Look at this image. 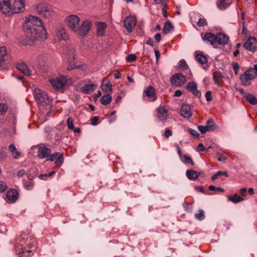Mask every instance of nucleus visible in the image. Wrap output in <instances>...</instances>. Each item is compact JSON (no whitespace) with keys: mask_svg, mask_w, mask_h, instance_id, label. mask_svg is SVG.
<instances>
[{"mask_svg":"<svg viewBox=\"0 0 257 257\" xmlns=\"http://www.w3.org/2000/svg\"><path fill=\"white\" fill-rule=\"evenodd\" d=\"M34 92L35 99L39 107L40 112L44 115L46 119L54 112L52 110L53 99L45 91L40 89H35Z\"/></svg>","mask_w":257,"mask_h":257,"instance_id":"f257e3e1","label":"nucleus"},{"mask_svg":"<svg viewBox=\"0 0 257 257\" xmlns=\"http://www.w3.org/2000/svg\"><path fill=\"white\" fill-rule=\"evenodd\" d=\"M80 18L76 15H71L66 18L67 26L77 35L84 37L90 29V22L84 21L79 26Z\"/></svg>","mask_w":257,"mask_h":257,"instance_id":"f03ea898","label":"nucleus"},{"mask_svg":"<svg viewBox=\"0 0 257 257\" xmlns=\"http://www.w3.org/2000/svg\"><path fill=\"white\" fill-rule=\"evenodd\" d=\"M25 9L24 0H0V10L8 15L19 13Z\"/></svg>","mask_w":257,"mask_h":257,"instance_id":"7ed1b4c3","label":"nucleus"},{"mask_svg":"<svg viewBox=\"0 0 257 257\" xmlns=\"http://www.w3.org/2000/svg\"><path fill=\"white\" fill-rule=\"evenodd\" d=\"M47 38L46 30L42 20L33 16V40L43 42Z\"/></svg>","mask_w":257,"mask_h":257,"instance_id":"20e7f679","label":"nucleus"},{"mask_svg":"<svg viewBox=\"0 0 257 257\" xmlns=\"http://www.w3.org/2000/svg\"><path fill=\"white\" fill-rule=\"evenodd\" d=\"M33 13L45 18H49L54 14L53 9L44 2H40L36 5L33 8Z\"/></svg>","mask_w":257,"mask_h":257,"instance_id":"39448f33","label":"nucleus"},{"mask_svg":"<svg viewBox=\"0 0 257 257\" xmlns=\"http://www.w3.org/2000/svg\"><path fill=\"white\" fill-rule=\"evenodd\" d=\"M69 79L65 76L59 75L49 79L52 88L57 91L62 90L68 84Z\"/></svg>","mask_w":257,"mask_h":257,"instance_id":"423d86ee","label":"nucleus"},{"mask_svg":"<svg viewBox=\"0 0 257 257\" xmlns=\"http://www.w3.org/2000/svg\"><path fill=\"white\" fill-rule=\"evenodd\" d=\"M256 74L254 73L253 69L249 68L239 76L241 84L244 86H248L250 85V80H253L256 77Z\"/></svg>","mask_w":257,"mask_h":257,"instance_id":"0eeeda50","label":"nucleus"},{"mask_svg":"<svg viewBox=\"0 0 257 257\" xmlns=\"http://www.w3.org/2000/svg\"><path fill=\"white\" fill-rule=\"evenodd\" d=\"M244 48L251 52L257 50V40L253 37L248 38L243 44Z\"/></svg>","mask_w":257,"mask_h":257,"instance_id":"6e6552de","label":"nucleus"},{"mask_svg":"<svg viewBox=\"0 0 257 257\" xmlns=\"http://www.w3.org/2000/svg\"><path fill=\"white\" fill-rule=\"evenodd\" d=\"M186 78L182 73H176L170 78L171 83L175 86H181L186 82Z\"/></svg>","mask_w":257,"mask_h":257,"instance_id":"1a4fd4ad","label":"nucleus"},{"mask_svg":"<svg viewBox=\"0 0 257 257\" xmlns=\"http://www.w3.org/2000/svg\"><path fill=\"white\" fill-rule=\"evenodd\" d=\"M136 23L137 19L135 17L133 16H128L123 21L124 26L128 33L132 31L136 26Z\"/></svg>","mask_w":257,"mask_h":257,"instance_id":"9d476101","label":"nucleus"},{"mask_svg":"<svg viewBox=\"0 0 257 257\" xmlns=\"http://www.w3.org/2000/svg\"><path fill=\"white\" fill-rule=\"evenodd\" d=\"M23 29L26 34L30 35L32 33V15H30L29 17H25L24 19Z\"/></svg>","mask_w":257,"mask_h":257,"instance_id":"9b49d317","label":"nucleus"},{"mask_svg":"<svg viewBox=\"0 0 257 257\" xmlns=\"http://www.w3.org/2000/svg\"><path fill=\"white\" fill-rule=\"evenodd\" d=\"M144 94L147 97L149 101H155L157 99L155 89L151 85L148 86L144 91Z\"/></svg>","mask_w":257,"mask_h":257,"instance_id":"f8f14e48","label":"nucleus"},{"mask_svg":"<svg viewBox=\"0 0 257 257\" xmlns=\"http://www.w3.org/2000/svg\"><path fill=\"white\" fill-rule=\"evenodd\" d=\"M186 89L196 97H200L201 96V93L197 89V85L194 81L189 82L186 86Z\"/></svg>","mask_w":257,"mask_h":257,"instance_id":"ddd939ff","label":"nucleus"},{"mask_svg":"<svg viewBox=\"0 0 257 257\" xmlns=\"http://www.w3.org/2000/svg\"><path fill=\"white\" fill-rule=\"evenodd\" d=\"M180 115L184 118H190L192 113L191 110V106L188 104H183L181 107Z\"/></svg>","mask_w":257,"mask_h":257,"instance_id":"4468645a","label":"nucleus"},{"mask_svg":"<svg viewBox=\"0 0 257 257\" xmlns=\"http://www.w3.org/2000/svg\"><path fill=\"white\" fill-rule=\"evenodd\" d=\"M216 35L210 32L205 33L204 35L202 37L204 41L209 42L213 46L216 45Z\"/></svg>","mask_w":257,"mask_h":257,"instance_id":"2eb2a0df","label":"nucleus"},{"mask_svg":"<svg viewBox=\"0 0 257 257\" xmlns=\"http://www.w3.org/2000/svg\"><path fill=\"white\" fill-rule=\"evenodd\" d=\"M216 45H225L228 42L229 38L228 37L223 33H218L216 34Z\"/></svg>","mask_w":257,"mask_h":257,"instance_id":"dca6fc26","label":"nucleus"},{"mask_svg":"<svg viewBox=\"0 0 257 257\" xmlns=\"http://www.w3.org/2000/svg\"><path fill=\"white\" fill-rule=\"evenodd\" d=\"M157 115L160 120L166 119L169 115L168 111L164 106H160L157 110Z\"/></svg>","mask_w":257,"mask_h":257,"instance_id":"f3484780","label":"nucleus"},{"mask_svg":"<svg viewBox=\"0 0 257 257\" xmlns=\"http://www.w3.org/2000/svg\"><path fill=\"white\" fill-rule=\"evenodd\" d=\"M56 36L58 40L65 41L69 39L68 35L66 33L65 29L63 28H59L56 31Z\"/></svg>","mask_w":257,"mask_h":257,"instance_id":"a211bd4d","label":"nucleus"},{"mask_svg":"<svg viewBox=\"0 0 257 257\" xmlns=\"http://www.w3.org/2000/svg\"><path fill=\"white\" fill-rule=\"evenodd\" d=\"M97 88V85L91 84H85L83 86L80 88L81 92L85 94H90Z\"/></svg>","mask_w":257,"mask_h":257,"instance_id":"6ab92c4d","label":"nucleus"},{"mask_svg":"<svg viewBox=\"0 0 257 257\" xmlns=\"http://www.w3.org/2000/svg\"><path fill=\"white\" fill-rule=\"evenodd\" d=\"M19 194L15 189H11L8 191L6 196L9 201L13 203L16 201L18 198Z\"/></svg>","mask_w":257,"mask_h":257,"instance_id":"aec40b11","label":"nucleus"},{"mask_svg":"<svg viewBox=\"0 0 257 257\" xmlns=\"http://www.w3.org/2000/svg\"><path fill=\"white\" fill-rule=\"evenodd\" d=\"M7 52L5 47H0V69H5L6 66L4 64L5 58L7 57Z\"/></svg>","mask_w":257,"mask_h":257,"instance_id":"412c9836","label":"nucleus"},{"mask_svg":"<svg viewBox=\"0 0 257 257\" xmlns=\"http://www.w3.org/2000/svg\"><path fill=\"white\" fill-rule=\"evenodd\" d=\"M51 153V150L45 146L39 148L38 150V157L40 159H43L48 157Z\"/></svg>","mask_w":257,"mask_h":257,"instance_id":"4be33fe9","label":"nucleus"},{"mask_svg":"<svg viewBox=\"0 0 257 257\" xmlns=\"http://www.w3.org/2000/svg\"><path fill=\"white\" fill-rule=\"evenodd\" d=\"M18 69L26 75H31V71L28 68V66L25 63H20L17 64Z\"/></svg>","mask_w":257,"mask_h":257,"instance_id":"5701e85b","label":"nucleus"},{"mask_svg":"<svg viewBox=\"0 0 257 257\" xmlns=\"http://www.w3.org/2000/svg\"><path fill=\"white\" fill-rule=\"evenodd\" d=\"M186 174L189 179L194 180L200 176L201 172L192 170H188L186 171Z\"/></svg>","mask_w":257,"mask_h":257,"instance_id":"b1692460","label":"nucleus"},{"mask_svg":"<svg viewBox=\"0 0 257 257\" xmlns=\"http://www.w3.org/2000/svg\"><path fill=\"white\" fill-rule=\"evenodd\" d=\"M96 26L97 35L100 36H103L106 27V24L104 22H98Z\"/></svg>","mask_w":257,"mask_h":257,"instance_id":"393cba45","label":"nucleus"},{"mask_svg":"<svg viewBox=\"0 0 257 257\" xmlns=\"http://www.w3.org/2000/svg\"><path fill=\"white\" fill-rule=\"evenodd\" d=\"M232 0H228L226 2L225 0H222L217 2V5L218 9L220 10H225L228 8L232 3Z\"/></svg>","mask_w":257,"mask_h":257,"instance_id":"a878e982","label":"nucleus"},{"mask_svg":"<svg viewBox=\"0 0 257 257\" xmlns=\"http://www.w3.org/2000/svg\"><path fill=\"white\" fill-rule=\"evenodd\" d=\"M9 150L12 154V157L14 159H17L21 153L20 152L17 151V149L14 144H11L9 146Z\"/></svg>","mask_w":257,"mask_h":257,"instance_id":"bb28decb","label":"nucleus"},{"mask_svg":"<svg viewBox=\"0 0 257 257\" xmlns=\"http://www.w3.org/2000/svg\"><path fill=\"white\" fill-rule=\"evenodd\" d=\"M244 97L250 104L252 105H255L257 104V99L254 96V95L251 93H247L244 95Z\"/></svg>","mask_w":257,"mask_h":257,"instance_id":"cd10ccee","label":"nucleus"},{"mask_svg":"<svg viewBox=\"0 0 257 257\" xmlns=\"http://www.w3.org/2000/svg\"><path fill=\"white\" fill-rule=\"evenodd\" d=\"M101 89L105 92L111 93L112 91L111 83L108 81L105 84L104 81H103L101 84Z\"/></svg>","mask_w":257,"mask_h":257,"instance_id":"c85d7f7f","label":"nucleus"},{"mask_svg":"<svg viewBox=\"0 0 257 257\" xmlns=\"http://www.w3.org/2000/svg\"><path fill=\"white\" fill-rule=\"evenodd\" d=\"M111 101L110 93L103 95L100 98V102L103 105H106L109 104Z\"/></svg>","mask_w":257,"mask_h":257,"instance_id":"c756f323","label":"nucleus"},{"mask_svg":"<svg viewBox=\"0 0 257 257\" xmlns=\"http://www.w3.org/2000/svg\"><path fill=\"white\" fill-rule=\"evenodd\" d=\"M213 80L214 83L219 86L220 85V79L223 77L220 72L215 71L213 74Z\"/></svg>","mask_w":257,"mask_h":257,"instance_id":"7c9ffc66","label":"nucleus"},{"mask_svg":"<svg viewBox=\"0 0 257 257\" xmlns=\"http://www.w3.org/2000/svg\"><path fill=\"white\" fill-rule=\"evenodd\" d=\"M173 28L172 24L169 21H168L164 25L163 29V32L164 34H167L169 33L173 29Z\"/></svg>","mask_w":257,"mask_h":257,"instance_id":"2f4dec72","label":"nucleus"},{"mask_svg":"<svg viewBox=\"0 0 257 257\" xmlns=\"http://www.w3.org/2000/svg\"><path fill=\"white\" fill-rule=\"evenodd\" d=\"M206 126L208 128V132L213 131L217 127L216 124H215L214 121L211 119L207 120Z\"/></svg>","mask_w":257,"mask_h":257,"instance_id":"473e14b6","label":"nucleus"},{"mask_svg":"<svg viewBox=\"0 0 257 257\" xmlns=\"http://www.w3.org/2000/svg\"><path fill=\"white\" fill-rule=\"evenodd\" d=\"M228 200L234 203H236L241 202L244 200V199L237 195H228L227 197Z\"/></svg>","mask_w":257,"mask_h":257,"instance_id":"72a5a7b5","label":"nucleus"},{"mask_svg":"<svg viewBox=\"0 0 257 257\" xmlns=\"http://www.w3.org/2000/svg\"><path fill=\"white\" fill-rule=\"evenodd\" d=\"M196 59L201 64H206L207 62V57L202 54H197L196 55Z\"/></svg>","mask_w":257,"mask_h":257,"instance_id":"f704fd0d","label":"nucleus"},{"mask_svg":"<svg viewBox=\"0 0 257 257\" xmlns=\"http://www.w3.org/2000/svg\"><path fill=\"white\" fill-rule=\"evenodd\" d=\"M74 49L71 46H69L67 47L66 53L70 59H74Z\"/></svg>","mask_w":257,"mask_h":257,"instance_id":"c9c22d12","label":"nucleus"},{"mask_svg":"<svg viewBox=\"0 0 257 257\" xmlns=\"http://www.w3.org/2000/svg\"><path fill=\"white\" fill-rule=\"evenodd\" d=\"M195 218L199 220H203L205 218V212L203 210H199L198 213H196L194 215Z\"/></svg>","mask_w":257,"mask_h":257,"instance_id":"e433bc0d","label":"nucleus"},{"mask_svg":"<svg viewBox=\"0 0 257 257\" xmlns=\"http://www.w3.org/2000/svg\"><path fill=\"white\" fill-rule=\"evenodd\" d=\"M64 158L62 154H59L55 160V163L56 165H61L63 164Z\"/></svg>","mask_w":257,"mask_h":257,"instance_id":"4c0bfd02","label":"nucleus"},{"mask_svg":"<svg viewBox=\"0 0 257 257\" xmlns=\"http://www.w3.org/2000/svg\"><path fill=\"white\" fill-rule=\"evenodd\" d=\"M31 252V250L30 249H22L21 251L19 253V257H28L29 256L30 253Z\"/></svg>","mask_w":257,"mask_h":257,"instance_id":"58836bf2","label":"nucleus"},{"mask_svg":"<svg viewBox=\"0 0 257 257\" xmlns=\"http://www.w3.org/2000/svg\"><path fill=\"white\" fill-rule=\"evenodd\" d=\"M241 19L242 20V28L241 33L242 34L246 35L248 32V30L245 27V22H244V13H241Z\"/></svg>","mask_w":257,"mask_h":257,"instance_id":"ea45409f","label":"nucleus"},{"mask_svg":"<svg viewBox=\"0 0 257 257\" xmlns=\"http://www.w3.org/2000/svg\"><path fill=\"white\" fill-rule=\"evenodd\" d=\"M67 124L68 128L70 130H74V125L73 122V119L71 117H69L67 119Z\"/></svg>","mask_w":257,"mask_h":257,"instance_id":"a19ab883","label":"nucleus"},{"mask_svg":"<svg viewBox=\"0 0 257 257\" xmlns=\"http://www.w3.org/2000/svg\"><path fill=\"white\" fill-rule=\"evenodd\" d=\"M137 59V57L134 54L127 55L126 57V61L128 62H132L135 61Z\"/></svg>","mask_w":257,"mask_h":257,"instance_id":"79ce46f5","label":"nucleus"},{"mask_svg":"<svg viewBox=\"0 0 257 257\" xmlns=\"http://www.w3.org/2000/svg\"><path fill=\"white\" fill-rule=\"evenodd\" d=\"M178 66L179 68L183 70L187 69L188 67L187 64L184 59H181L180 61Z\"/></svg>","mask_w":257,"mask_h":257,"instance_id":"37998d69","label":"nucleus"},{"mask_svg":"<svg viewBox=\"0 0 257 257\" xmlns=\"http://www.w3.org/2000/svg\"><path fill=\"white\" fill-rule=\"evenodd\" d=\"M231 65H232L233 71L234 72V74L235 75H237L238 73V70L239 68V64L236 62H232Z\"/></svg>","mask_w":257,"mask_h":257,"instance_id":"c03bdc74","label":"nucleus"},{"mask_svg":"<svg viewBox=\"0 0 257 257\" xmlns=\"http://www.w3.org/2000/svg\"><path fill=\"white\" fill-rule=\"evenodd\" d=\"M185 210L189 213L192 212V205L188 203H186L184 205Z\"/></svg>","mask_w":257,"mask_h":257,"instance_id":"a18cd8bd","label":"nucleus"},{"mask_svg":"<svg viewBox=\"0 0 257 257\" xmlns=\"http://www.w3.org/2000/svg\"><path fill=\"white\" fill-rule=\"evenodd\" d=\"M209 189L210 191H220L221 192H224V190L220 187H216L215 186L213 185H210L209 186Z\"/></svg>","mask_w":257,"mask_h":257,"instance_id":"49530a36","label":"nucleus"},{"mask_svg":"<svg viewBox=\"0 0 257 257\" xmlns=\"http://www.w3.org/2000/svg\"><path fill=\"white\" fill-rule=\"evenodd\" d=\"M197 24L199 27H204L207 25V22L205 19L200 18Z\"/></svg>","mask_w":257,"mask_h":257,"instance_id":"de8ad7c7","label":"nucleus"},{"mask_svg":"<svg viewBox=\"0 0 257 257\" xmlns=\"http://www.w3.org/2000/svg\"><path fill=\"white\" fill-rule=\"evenodd\" d=\"M7 110V107L4 104H0V114L4 115Z\"/></svg>","mask_w":257,"mask_h":257,"instance_id":"09e8293b","label":"nucleus"},{"mask_svg":"<svg viewBox=\"0 0 257 257\" xmlns=\"http://www.w3.org/2000/svg\"><path fill=\"white\" fill-rule=\"evenodd\" d=\"M59 153H55L52 154L51 155H49L48 157V158L47 159V160H49L51 161H55L56 158L57 157V156L59 155Z\"/></svg>","mask_w":257,"mask_h":257,"instance_id":"8fccbe9b","label":"nucleus"},{"mask_svg":"<svg viewBox=\"0 0 257 257\" xmlns=\"http://www.w3.org/2000/svg\"><path fill=\"white\" fill-rule=\"evenodd\" d=\"M184 162L185 163H190L192 166H193L194 165V162L192 161V159L190 157H189L187 155H184Z\"/></svg>","mask_w":257,"mask_h":257,"instance_id":"3c124183","label":"nucleus"},{"mask_svg":"<svg viewBox=\"0 0 257 257\" xmlns=\"http://www.w3.org/2000/svg\"><path fill=\"white\" fill-rule=\"evenodd\" d=\"M198 129L199 131L202 133L204 134L206 132H208V128L206 127V126H203V125H198L197 126Z\"/></svg>","mask_w":257,"mask_h":257,"instance_id":"603ef678","label":"nucleus"},{"mask_svg":"<svg viewBox=\"0 0 257 257\" xmlns=\"http://www.w3.org/2000/svg\"><path fill=\"white\" fill-rule=\"evenodd\" d=\"M188 132L193 136L194 137H196L197 138H198L199 136V134L198 133V132L193 129V128H189L188 129Z\"/></svg>","mask_w":257,"mask_h":257,"instance_id":"864d4df0","label":"nucleus"},{"mask_svg":"<svg viewBox=\"0 0 257 257\" xmlns=\"http://www.w3.org/2000/svg\"><path fill=\"white\" fill-rule=\"evenodd\" d=\"M217 156L218 157L217 160L219 162H222L227 160V158L220 153H217Z\"/></svg>","mask_w":257,"mask_h":257,"instance_id":"5fc2aeb1","label":"nucleus"},{"mask_svg":"<svg viewBox=\"0 0 257 257\" xmlns=\"http://www.w3.org/2000/svg\"><path fill=\"white\" fill-rule=\"evenodd\" d=\"M172 136V132L171 130L169 129H166L164 133V136L166 138H169L170 137Z\"/></svg>","mask_w":257,"mask_h":257,"instance_id":"6e6d98bb","label":"nucleus"},{"mask_svg":"<svg viewBox=\"0 0 257 257\" xmlns=\"http://www.w3.org/2000/svg\"><path fill=\"white\" fill-rule=\"evenodd\" d=\"M24 187L27 190H31L32 188V184L31 182H25Z\"/></svg>","mask_w":257,"mask_h":257,"instance_id":"4d7b16f0","label":"nucleus"},{"mask_svg":"<svg viewBox=\"0 0 257 257\" xmlns=\"http://www.w3.org/2000/svg\"><path fill=\"white\" fill-rule=\"evenodd\" d=\"M206 99L207 101H210L212 100L211 95V92L210 91H207L205 94Z\"/></svg>","mask_w":257,"mask_h":257,"instance_id":"13d9d810","label":"nucleus"},{"mask_svg":"<svg viewBox=\"0 0 257 257\" xmlns=\"http://www.w3.org/2000/svg\"><path fill=\"white\" fill-rule=\"evenodd\" d=\"M7 188V185L4 182L0 183V193L4 192Z\"/></svg>","mask_w":257,"mask_h":257,"instance_id":"bf43d9fd","label":"nucleus"},{"mask_svg":"<svg viewBox=\"0 0 257 257\" xmlns=\"http://www.w3.org/2000/svg\"><path fill=\"white\" fill-rule=\"evenodd\" d=\"M205 148L204 147V145L202 143H200L198 144L197 147V149H196V151L197 152H202V151H205Z\"/></svg>","mask_w":257,"mask_h":257,"instance_id":"052dcab7","label":"nucleus"},{"mask_svg":"<svg viewBox=\"0 0 257 257\" xmlns=\"http://www.w3.org/2000/svg\"><path fill=\"white\" fill-rule=\"evenodd\" d=\"M98 118L97 116H94L92 118H91V123L93 125H96L97 124V121H98Z\"/></svg>","mask_w":257,"mask_h":257,"instance_id":"680f3d73","label":"nucleus"},{"mask_svg":"<svg viewBox=\"0 0 257 257\" xmlns=\"http://www.w3.org/2000/svg\"><path fill=\"white\" fill-rule=\"evenodd\" d=\"M77 67L75 66L74 64L70 63L67 66V69L68 70H72L74 69L77 68Z\"/></svg>","mask_w":257,"mask_h":257,"instance_id":"e2e57ef3","label":"nucleus"},{"mask_svg":"<svg viewBox=\"0 0 257 257\" xmlns=\"http://www.w3.org/2000/svg\"><path fill=\"white\" fill-rule=\"evenodd\" d=\"M247 190L245 188H241L239 190V193L243 196H245L246 195Z\"/></svg>","mask_w":257,"mask_h":257,"instance_id":"0e129e2a","label":"nucleus"},{"mask_svg":"<svg viewBox=\"0 0 257 257\" xmlns=\"http://www.w3.org/2000/svg\"><path fill=\"white\" fill-rule=\"evenodd\" d=\"M155 39L158 42H160L161 39V36L160 33H157L155 35Z\"/></svg>","mask_w":257,"mask_h":257,"instance_id":"69168bd1","label":"nucleus"},{"mask_svg":"<svg viewBox=\"0 0 257 257\" xmlns=\"http://www.w3.org/2000/svg\"><path fill=\"white\" fill-rule=\"evenodd\" d=\"M182 94V92L180 90H177L175 92L174 96L177 97H179Z\"/></svg>","mask_w":257,"mask_h":257,"instance_id":"338daca9","label":"nucleus"},{"mask_svg":"<svg viewBox=\"0 0 257 257\" xmlns=\"http://www.w3.org/2000/svg\"><path fill=\"white\" fill-rule=\"evenodd\" d=\"M121 74L119 71H117L114 74V77L115 79H119L121 77Z\"/></svg>","mask_w":257,"mask_h":257,"instance_id":"774afa93","label":"nucleus"}]
</instances>
